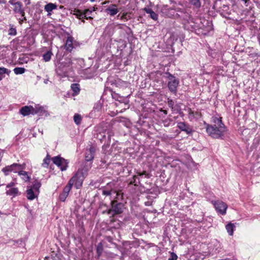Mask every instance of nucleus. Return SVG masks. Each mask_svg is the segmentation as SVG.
<instances>
[{"label":"nucleus","instance_id":"nucleus-10","mask_svg":"<svg viewBox=\"0 0 260 260\" xmlns=\"http://www.w3.org/2000/svg\"><path fill=\"white\" fill-rule=\"evenodd\" d=\"M187 19L184 20L183 25L185 29L192 31L198 27L193 19L189 15L186 16Z\"/></svg>","mask_w":260,"mask_h":260},{"label":"nucleus","instance_id":"nucleus-32","mask_svg":"<svg viewBox=\"0 0 260 260\" xmlns=\"http://www.w3.org/2000/svg\"><path fill=\"white\" fill-rule=\"evenodd\" d=\"M82 120V117L79 114H75L74 116V122L77 125H79L81 124Z\"/></svg>","mask_w":260,"mask_h":260},{"label":"nucleus","instance_id":"nucleus-28","mask_svg":"<svg viewBox=\"0 0 260 260\" xmlns=\"http://www.w3.org/2000/svg\"><path fill=\"white\" fill-rule=\"evenodd\" d=\"M18 175L21 176L22 179L25 181H27L29 180V177L28 176L27 173L25 171H23L22 170H20Z\"/></svg>","mask_w":260,"mask_h":260},{"label":"nucleus","instance_id":"nucleus-37","mask_svg":"<svg viewBox=\"0 0 260 260\" xmlns=\"http://www.w3.org/2000/svg\"><path fill=\"white\" fill-rule=\"evenodd\" d=\"M103 251V246L102 243H99L96 246V251L98 256H100Z\"/></svg>","mask_w":260,"mask_h":260},{"label":"nucleus","instance_id":"nucleus-26","mask_svg":"<svg viewBox=\"0 0 260 260\" xmlns=\"http://www.w3.org/2000/svg\"><path fill=\"white\" fill-rule=\"evenodd\" d=\"M225 228L229 234L232 236L235 228V225L232 223H229L226 225Z\"/></svg>","mask_w":260,"mask_h":260},{"label":"nucleus","instance_id":"nucleus-8","mask_svg":"<svg viewBox=\"0 0 260 260\" xmlns=\"http://www.w3.org/2000/svg\"><path fill=\"white\" fill-rule=\"evenodd\" d=\"M52 160L62 171L66 170L68 167V160L59 156L52 157Z\"/></svg>","mask_w":260,"mask_h":260},{"label":"nucleus","instance_id":"nucleus-34","mask_svg":"<svg viewBox=\"0 0 260 260\" xmlns=\"http://www.w3.org/2000/svg\"><path fill=\"white\" fill-rule=\"evenodd\" d=\"M106 138V132H100L96 134V138L101 142Z\"/></svg>","mask_w":260,"mask_h":260},{"label":"nucleus","instance_id":"nucleus-30","mask_svg":"<svg viewBox=\"0 0 260 260\" xmlns=\"http://www.w3.org/2000/svg\"><path fill=\"white\" fill-rule=\"evenodd\" d=\"M189 3L196 8H200L201 6V0H188Z\"/></svg>","mask_w":260,"mask_h":260},{"label":"nucleus","instance_id":"nucleus-16","mask_svg":"<svg viewBox=\"0 0 260 260\" xmlns=\"http://www.w3.org/2000/svg\"><path fill=\"white\" fill-rule=\"evenodd\" d=\"M57 7V6L55 4L50 3L45 6L44 10L48 13L47 16H50L52 14V11L56 10Z\"/></svg>","mask_w":260,"mask_h":260},{"label":"nucleus","instance_id":"nucleus-13","mask_svg":"<svg viewBox=\"0 0 260 260\" xmlns=\"http://www.w3.org/2000/svg\"><path fill=\"white\" fill-rule=\"evenodd\" d=\"M32 114H38L40 116H46L47 115V111L44 109L43 107L38 105L33 107Z\"/></svg>","mask_w":260,"mask_h":260},{"label":"nucleus","instance_id":"nucleus-3","mask_svg":"<svg viewBox=\"0 0 260 260\" xmlns=\"http://www.w3.org/2000/svg\"><path fill=\"white\" fill-rule=\"evenodd\" d=\"M73 59L71 57L65 58L64 61L58 63L56 69L57 74L61 76H66L70 71Z\"/></svg>","mask_w":260,"mask_h":260},{"label":"nucleus","instance_id":"nucleus-43","mask_svg":"<svg viewBox=\"0 0 260 260\" xmlns=\"http://www.w3.org/2000/svg\"><path fill=\"white\" fill-rule=\"evenodd\" d=\"M168 105L170 108H173L174 105V102L172 100H169L168 101Z\"/></svg>","mask_w":260,"mask_h":260},{"label":"nucleus","instance_id":"nucleus-29","mask_svg":"<svg viewBox=\"0 0 260 260\" xmlns=\"http://www.w3.org/2000/svg\"><path fill=\"white\" fill-rule=\"evenodd\" d=\"M71 88L74 92L73 95H77L80 91V87L78 84H72L71 85Z\"/></svg>","mask_w":260,"mask_h":260},{"label":"nucleus","instance_id":"nucleus-46","mask_svg":"<svg viewBox=\"0 0 260 260\" xmlns=\"http://www.w3.org/2000/svg\"><path fill=\"white\" fill-rule=\"evenodd\" d=\"M107 134H108V138L110 139L111 136L112 135V133L110 131H108Z\"/></svg>","mask_w":260,"mask_h":260},{"label":"nucleus","instance_id":"nucleus-9","mask_svg":"<svg viewBox=\"0 0 260 260\" xmlns=\"http://www.w3.org/2000/svg\"><path fill=\"white\" fill-rule=\"evenodd\" d=\"M212 204L214 205L216 211L223 215L226 214L228 205L222 201H212Z\"/></svg>","mask_w":260,"mask_h":260},{"label":"nucleus","instance_id":"nucleus-17","mask_svg":"<svg viewBox=\"0 0 260 260\" xmlns=\"http://www.w3.org/2000/svg\"><path fill=\"white\" fill-rule=\"evenodd\" d=\"M116 7L117 6L115 4H112L108 8H107L105 10V11L110 16H114L119 12L118 9Z\"/></svg>","mask_w":260,"mask_h":260},{"label":"nucleus","instance_id":"nucleus-33","mask_svg":"<svg viewBox=\"0 0 260 260\" xmlns=\"http://www.w3.org/2000/svg\"><path fill=\"white\" fill-rule=\"evenodd\" d=\"M13 71H14V73L16 75H18V74H23L25 71V69L24 68L17 67V68H15L13 70Z\"/></svg>","mask_w":260,"mask_h":260},{"label":"nucleus","instance_id":"nucleus-19","mask_svg":"<svg viewBox=\"0 0 260 260\" xmlns=\"http://www.w3.org/2000/svg\"><path fill=\"white\" fill-rule=\"evenodd\" d=\"M6 193L7 196L16 197L20 194L18 189L17 187L7 188Z\"/></svg>","mask_w":260,"mask_h":260},{"label":"nucleus","instance_id":"nucleus-7","mask_svg":"<svg viewBox=\"0 0 260 260\" xmlns=\"http://www.w3.org/2000/svg\"><path fill=\"white\" fill-rule=\"evenodd\" d=\"M23 169V166L21 165L14 163L11 165L7 166L2 169L3 172L5 175H8L10 173H19L20 170Z\"/></svg>","mask_w":260,"mask_h":260},{"label":"nucleus","instance_id":"nucleus-54","mask_svg":"<svg viewBox=\"0 0 260 260\" xmlns=\"http://www.w3.org/2000/svg\"><path fill=\"white\" fill-rule=\"evenodd\" d=\"M164 125L166 126H168V124H166L165 123H164Z\"/></svg>","mask_w":260,"mask_h":260},{"label":"nucleus","instance_id":"nucleus-23","mask_svg":"<svg viewBox=\"0 0 260 260\" xmlns=\"http://www.w3.org/2000/svg\"><path fill=\"white\" fill-rule=\"evenodd\" d=\"M11 72L10 70L4 67H0V81L5 77V74L9 75Z\"/></svg>","mask_w":260,"mask_h":260},{"label":"nucleus","instance_id":"nucleus-24","mask_svg":"<svg viewBox=\"0 0 260 260\" xmlns=\"http://www.w3.org/2000/svg\"><path fill=\"white\" fill-rule=\"evenodd\" d=\"M41 186V183L38 180H35L32 184V185L30 187V188H32V190L36 191V193H39V189Z\"/></svg>","mask_w":260,"mask_h":260},{"label":"nucleus","instance_id":"nucleus-14","mask_svg":"<svg viewBox=\"0 0 260 260\" xmlns=\"http://www.w3.org/2000/svg\"><path fill=\"white\" fill-rule=\"evenodd\" d=\"M95 148L93 146L90 148L85 152V159L86 161H90L94 158Z\"/></svg>","mask_w":260,"mask_h":260},{"label":"nucleus","instance_id":"nucleus-20","mask_svg":"<svg viewBox=\"0 0 260 260\" xmlns=\"http://www.w3.org/2000/svg\"><path fill=\"white\" fill-rule=\"evenodd\" d=\"M27 198L29 200H33L37 197L38 193H36L35 190H32V188H28L26 191Z\"/></svg>","mask_w":260,"mask_h":260},{"label":"nucleus","instance_id":"nucleus-48","mask_svg":"<svg viewBox=\"0 0 260 260\" xmlns=\"http://www.w3.org/2000/svg\"><path fill=\"white\" fill-rule=\"evenodd\" d=\"M24 2L26 3V5H29L30 3V0H24Z\"/></svg>","mask_w":260,"mask_h":260},{"label":"nucleus","instance_id":"nucleus-31","mask_svg":"<svg viewBox=\"0 0 260 260\" xmlns=\"http://www.w3.org/2000/svg\"><path fill=\"white\" fill-rule=\"evenodd\" d=\"M72 181H69L67 185L64 187L63 189V191H64V192H66L67 193H68L69 194V192L70 191L72 186H73V184H72Z\"/></svg>","mask_w":260,"mask_h":260},{"label":"nucleus","instance_id":"nucleus-47","mask_svg":"<svg viewBox=\"0 0 260 260\" xmlns=\"http://www.w3.org/2000/svg\"><path fill=\"white\" fill-rule=\"evenodd\" d=\"M188 112L189 115H193V112L191 110V109L189 108L188 109Z\"/></svg>","mask_w":260,"mask_h":260},{"label":"nucleus","instance_id":"nucleus-18","mask_svg":"<svg viewBox=\"0 0 260 260\" xmlns=\"http://www.w3.org/2000/svg\"><path fill=\"white\" fill-rule=\"evenodd\" d=\"M73 38L72 37H68L66 40L64 48L68 51L71 52L74 48Z\"/></svg>","mask_w":260,"mask_h":260},{"label":"nucleus","instance_id":"nucleus-35","mask_svg":"<svg viewBox=\"0 0 260 260\" xmlns=\"http://www.w3.org/2000/svg\"><path fill=\"white\" fill-rule=\"evenodd\" d=\"M113 193L114 192L112 191V190H110L109 188H106V186L104 187L102 191V194L107 196H111Z\"/></svg>","mask_w":260,"mask_h":260},{"label":"nucleus","instance_id":"nucleus-1","mask_svg":"<svg viewBox=\"0 0 260 260\" xmlns=\"http://www.w3.org/2000/svg\"><path fill=\"white\" fill-rule=\"evenodd\" d=\"M213 124H207L206 132L212 138L223 139L226 131V128L221 119L216 117H212Z\"/></svg>","mask_w":260,"mask_h":260},{"label":"nucleus","instance_id":"nucleus-38","mask_svg":"<svg viewBox=\"0 0 260 260\" xmlns=\"http://www.w3.org/2000/svg\"><path fill=\"white\" fill-rule=\"evenodd\" d=\"M68 194L66 192H62L59 194V199L60 201L64 202L68 196Z\"/></svg>","mask_w":260,"mask_h":260},{"label":"nucleus","instance_id":"nucleus-51","mask_svg":"<svg viewBox=\"0 0 260 260\" xmlns=\"http://www.w3.org/2000/svg\"><path fill=\"white\" fill-rule=\"evenodd\" d=\"M163 112L165 114H167V111L166 110H163Z\"/></svg>","mask_w":260,"mask_h":260},{"label":"nucleus","instance_id":"nucleus-41","mask_svg":"<svg viewBox=\"0 0 260 260\" xmlns=\"http://www.w3.org/2000/svg\"><path fill=\"white\" fill-rule=\"evenodd\" d=\"M171 257L168 259L169 260H177L178 256L174 252H171Z\"/></svg>","mask_w":260,"mask_h":260},{"label":"nucleus","instance_id":"nucleus-15","mask_svg":"<svg viewBox=\"0 0 260 260\" xmlns=\"http://www.w3.org/2000/svg\"><path fill=\"white\" fill-rule=\"evenodd\" d=\"M32 109H33V106H25L22 107L20 109L19 112L21 114H22L24 116H27L30 114H32Z\"/></svg>","mask_w":260,"mask_h":260},{"label":"nucleus","instance_id":"nucleus-55","mask_svg":"<svg viewBox=\"0 0 260 260\" xmlns=\"http://www.w3.org/2000/svg\"><path fill=\"white\" fill-rule=\"evenodd\" d=\"M47 81H45V83H47Z\"/></svg>","mask_w":260,"mask_h":260},{"label":"nucleus","instance_id":"nucleus-42","mask_svg":"<svg viewBox=\"0 0 260 260\" xmlns=\"http://www.w3.org/2000/svg\"><path fill=\"white\" fill-rule=\"evenodd\" d=\"M138 178V177L137 176H134L133 177V179L131 181V183L134 184L135 185H136L137 182L136 179Z\"/></svg>","mask_w":260,"mask_h":260},{"label":"nucleus","instance_id":"nucleus-25","mask_svg":"<svg viewBox=\"0 0 260 260\" xmlns=\"http://www.w3.org/2000/svg\"><path fill=\"white\" fill-rule=\"evenodd\" d=\"M50 156L47 154L46 157L43 160L41 165L42 167L44 168H48L50 162Z\"/></svg>","mask_w":260,"mask_h":260},{"label":"nucleus","instance_id":"nucleus-11","mask_svg":"<svg viewBox=\"0 0 260 260\" xmlns=\"http://www.w3.org/2000/svg\"><path fill=\"white\" fill-rule=\"evenodd\" d=\"M106 188H109L110 190H112L114 192V194H115L114 199L117 200L122 198V193H121L120 191L117 189L116 186V183L114 182L108 183L106 186Z\"/></svg>","mask_w":260,"mask_h":260},{"label":"nucleus","instance_id":"nucleus-53","mask_svg":"<svg viewBox=\"0 0 260 260\" xmlns=\"http://www.w3.org/2000/svg\"><path fill=\"white\" fill-rule=\"evenodd\" d=\"M91 2L95 1V0H90Z\"/></svg>","mask_w":260,"mask_h":260},{"label":"nucleus","instance_id":"nucleus-6","mask_svg":"<svg viewBox=\"0 0 260 260\" xmlns=\"http://www.w3.org/2000/svg\"><path fill=\"white\" fill-rule=\"evenodd\" d=\"M8 3L13 6V11L15 13L19 14L21 16H24V9L21 2L18 0H9Z\"/></svg>","mask_w":260,"mask_h":260},{"label":"nucleus","instance_id":"nucleus-5","mask_svg":"<svg viewBox=\"0 0 260 260\" xmlns=\"http://www.w3.org/2000/svg\"><path fill=\"white\" fill-rule=\"evenodd\" d=\"M112 208L107 211V214L112 216L115 214H120L123 212V204L121 203H117L114 200L111 202Z\"/></svg>","mask_w":260,"mask_h":260},{"label":"nucleus","instance_id":"nucleus-27","mask_svg":"<svg viewBox=\"0 0 260 260\" xmlns=\"http://www.w3.org/2000/svg\"><path fill=\"white\" fill-rule=\"evenodd\" d=\"M10 28L8 30V35L10 36H16L17 35L16 28L13 24H9Z\"/></svg>","mask_w":260,"mask_h":260},{"label":"nucleus","instance_id":"nucleus-39","mask_svg":"<svg viewBox=\"0 0 260 260\" xmlns=\"http://www.w3.org/2000/svg\"><path fill=\"white\" fill-rule=\"evenodd\" d=\"M123 245L125 249L127 248H131L132 247L131 245H133V243L129 241H125L123 243Z\"/></svg>","mask_w":260,"mask_h":260},{"label":"nucleus","instance_id":"nucleus-36","mask_svg":"<svg viewBox=\"0 0 260 260\" xmlns=\"http://www.w3.org/2000/svg\"><path fill=\"white\" fill-rule=\"evenodd\" d=\"M52 53L51 51H47L43 55V59L45 61H49L51 59Z\"/></svg>","mask_w":260,"mask_h":260},{"label":"nucleus","instance_id":"nucleus-2","mask_svg":"<svg viewBox=\"0 0 260 260\" xmlns=\"http://www.w3.org/2000/svg\"><path fill=\"white\" fill-rule=\"evenodd\" d=\"M91 166L89 165L88 166L84 167L82 170H79L75 175L69 180L72 181V184L75 185L77 188H79L82 185L83 181L87 175V172L90 168Z\"/></svg>","mask_w":260,"mask_h":260},{"label":"nucleus","instance_id":"nucleus-12","mask_svg":"<svg viewBox=\"0 0 260 260\" xmlns=\"http://www.w3.org/2000/svg\"><path fill=\"white\" fill-rule=\"evenodd\" d=\"M177 127L182 131L185 132L187 134L191 135L193 133L191 127L183 122H180L177 123Z\"/></svg>","mask_w":260,"mask_h":260},{"label":"nucleus","instance_id":"nucleus-21","mask_svg":"<svg viewBox=\"0 0 260 260\" xmlns=\"http://www.w3.org/2000/svg\"><path fill=\"white\" fill-rule=\"evenodd\" d=\"M144 10L147 14H150V16L152 19L154 20H156L157 19L158 15L151 9L145 8Z\"/></svg>","mask_w":260,"mask_h":260},{"label":"nucleus","instance_id":"nucleus-44","mask_svg":"<svg viewBox=\"0 0 260 260\" xmlns=\"http://www.w3.org/2000/svg\"><path fill=\"white\" fill-rule=\"evenodd\" d=\"M14 184H15V183L14 182H11L10 183H8L6 185V188H12V187H13V186L14 185Z\"/></svg>","mask_w":260,"mask_h":260},{"label":"nucleus","instance_id":"nucleus-22","mask_svg":"<svg viewBox=\"0 0 260 260\" xmlns=\"http://www.w3.org/2000/svg\"><path fill=\"white\" fill-rule=\"evenodd\" d=\"M91 11L89 10H86L84 11L83 13H81L80 12H78V13L76 14L77 18L81 19L82 18H86V19L91 18L90 16L88 17H87V13H91Z\"/></svg>","mask_w":260,"mask_h":260},{"label":"nucleus","instance_id":"nucleus-45","mask_svg":"<svg viewBox=\"0 0 260 260\" xmlns=\"http://www.w3.org/2000/svg\"><path fill=\"white\" fill-rule=\"evenodd\" d=\"M22 17H23V18L22 19H20V20H19V22L20 23H21V22H23L24 21H26V18L25 17V15L24 16H22Z\"/></svg>","mask_w":260,"mask_h":260},{"label":"nucleus","instance_id":"nucleus-50","mask_svg":"<svg viewBox=\"0 0 260 260\" xmlns=\"http://www.w3.org/2000/svg\"><path fill=\"white\" fill-rule=\"evenodd\" d=\"M111 238L110 237H107V240L109 242H111Z\"/></svg>","mask_w":260,"mask_h":260},{"label":"nucleus","instance_id":"nucleus-4","mask_svg":"<svg viewBox=\"0 0 260 260\" xmlns=\"http://www.w3.org/2000/svg\"><path fill=\"white\" fill-rule=\"evenodd\" d=\"M164 76L168 80V86L170 91L176 92L179 83V80L169 72L165 73Z\"/></svg>","mask_w":260,"mask_h":260},{"label":"nucleus","instance_id":"nucleus-40","mask_svg":"<svg viewBox=\"0 0 260 260\" xmlns=\"http://www.w3.org/2000/svg\"><path fill=\"white\" fill-rule=\"evenodd\" d=\"M52 260H61V256L59 254L55 253L52 255Z\"/></svg>","mask_w":260,"mask_h":260},{"label":"nucleus","instance_id":"nucleus-49","mask_svg":"<svg viewBox=\"0 0 260 260\" xmlns=\"http://www.w3.org/2000/svg\"><path fill=\"white\" fill-rule=\"evenodd\" d=\"M44 260H50V258H49V257H48V256H46V257L44 258Z\"/></svg>","mask_w":260,"mask_h":260},{"label":"nucleus","instance_id":"nucleus-52","mask_svg":"<svg viewBox=\"0 0 260 260\" xmlns=\"http://www.w3.org/2000/svg\"><path fill=\"white\" fill-rule=\"evenodd\" d=\"M91 13H87V17H88Z\"/></svg>","mask_w":260,"mask_h":260}]
</instances>
